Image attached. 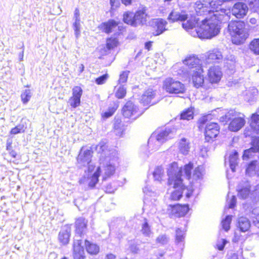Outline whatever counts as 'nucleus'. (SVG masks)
I'll use <instances>...</instances> for the list:
<instances>
[{
	"label": "nucleus",
	"instance_id": "49",
	"mask_svg": "<svg viewBox=\"0 0 259 259\" xmlns=\"http://www.w3.org/2000/svg\"><path fill=\"white\" fill-rule=\"evenodd\" d=\"M80 20H74L73 24V28L75 32V35L76 37H78L80 33Z\"/></svg>",
	"mask_w": 259,
	"mask_h": 259
},
{
	"label": "nucleus",
	"instance_id": "5",
	"mask_svg": "<svg viewBox=\"0 0 259 259\" xmlns=\"http://www.w3.org/2000/svg\"><path fill=\"white\" fill-rule=\"evenodd\" d=\"M175 136L174 132L169 128L161 129L154 133L148 141L149 146L150 147L152 144L154 142L155 146L153 148L154 150H157L160 145L172 138Z\"/></svg>",
	"mask_w": 259,
	"mask_h": 259
},
{
	"label": "nucleus",
	"instance_id": "24",
	"mask_svg": "<svg viewBox=\"0 0 259 259\" xmlns=\"http://www.w3.org/2000/svg\"><path fill=\"white\" fill-rule=\"evenodd\" d=\"M171 207V214L175 217H181L184 216L189 211L188 205L176 204Z\"/></svg>",
	"mask_w": 259,
	"mask_h": 259
},
{
	"label": "nucleus",
	"instance_id": "58",
	"mask_svg": "<svg viewBox=\"0 0 259 259\" xmlns=\"http://www.w3.org/2000/svg\"><path fill=\"white\" fill-rule=\"evenodd\" d=\"M129 71H124L120 74L119 79V83H124L126 81Z\"/></svg>",
	"mask_w": 259,
	"mask_h": 259
},
{
	"label": "nucleus",
	"instance_id": "7",
	"mask_svg": "<svg viewBox=\"0 0 259 259\" xmlns=\"http://www.w3.org/2000/svg\"><path fill=\"white\" fill-rule=\"evenodd\" d=\"M226 118L230 120L229 129L232 132L239 131L245 124L244 115L236 112L234 110H230L225 115Z\"/></svg>",
	"mask_w": 259,
	"mask_h": 259
},
{
	"label": "nucleus",
	"instance_id": "29",
	"mask_svg": "<svg viewBox=\"0 0 259 259\" xmlns=\"http://www.w3.org/2000/svg\"><path fill=\"white\" fill-rule=\"evenodd\" d=\"M187 19V15L184 12H178L173 10L168 17V20L172 22L176 21H184Z\"/></svg>",
	"mask_w": 259,
	"mask_h": 259
},
{
	"label": "nucleus",
	"instance_id": "12",
	"mask_svg": "<svg viewBox=\"0 0 259 259\" xmlns=\"http://www.w3.org/2000/svg\"><path fill=\"white\" fill-rule=\"evenodd\" d=\"M122 112L125 117L132 118L134 119L138 117L143 113L131 101L126 102L122 108Z\"/></svg>",
	"mask_w": 259,
	"mask_h": 259
},
{
	"label": "nucleus",
	"instance_id": "11",
	"mask_svg": "<svg viewBox=\"0 0 259 259\" xmlns=\"http://www.w3.org/2000/svg\"><path fill=\"white\" fill-rule=\"evenodd\" d=\"M92 151L90 149L83 147L81 149L77 158L78 166L81 167L88 165V171H85L87 173L89 171L90 166H92L91 169L92 171H93V169L94 168V166L90 164L92 157Z\"/></svg>",
	"mask_w": 259,
	"mask_h": 259
},
{
	"label": "nucleus",
	"instance_id": "4",
	"mask_svg": "<svg viewBox=\"0 0 259 259\" xmlns=\"http://www.w3.org/2000/svg\"><path fill=\"white\" fill-rule=\"evenodd\" d=\"M259 113V108L258 110ZM250 126L252 132L259 135V115L253 114L251 116ZM259 153V137L254 139L252 141V147L244 152L242 158L243 160H247L253 157Z\"/></svg>",
	"mask_w": 259,
	"mask_h": 259
},
{
	"label": "nucleus",
	"instance_id": "9",
	"mask_svg": "<svg viewBox=\"0 0 259 259\" xmlns=\"http://www.w3.org/2000/svg\"><path fill=\"white\" fill-rule=\"evenodd\" d=\"M217 0H208L205 3H202L200 1H197L195 4V10L198 15H203L208 13L210 15L213 12L218 10V7H216Z\"/></svg>",
	"mask_w": 259,
	"mask_h": 259
},
{
	"label": "nucleus",
	"instance_id": "19",
	"mask_svg": "<svg viewBox=\"0 0 259 259\" xmlns=\"http://www.w3.org/2000/svg\"><path fill=\"white\" fill-rule=\"evenodd\" d=\"M203 72L202 68H197L194 71L190 72L193 83L196 88L202 86L204 82V77L202 74Z\"/></svg>",
	"mask_w": 259,
	"mask_h": 259
},
{
	"label": "nucleus",
	"instance_id": "26",
	"mask_svg": "<svg viewBox=\"0 0 259 259\" xmlns=\"http://www.w3.org/2000/svg\"><path fill=\"white\" fill-rule=\"evenodd\" d=\"M185 65H187L192 72L197 68H202L200 66V60L194 56L187 57L183 61Z\"/></svg>",
	"mask_w": 259,
	"mask_h": 259
},
{
	"label": "nucleus",
	"instance_id": "39",
	"mask_svg": "<svg viewBox=\"0 0 259 259\" xmlns=\"http://www.w3.org/2000/svg\"><path fill=\"white\" fill-rule=\"evenodd\" d=\"M249 49L254 54L259 55V38H254L250 42Z\"/></svg>",
	"mask_w": 259,
	"mask_h": 259
},
{
	"label": "nucleus",
	"instance_id": "16",
	"mask_svg": "<svg viewBox=\"0 0 259 259\" xmlns=\"http://www.w3.org/2000/svg\"><path fill=\"white\" fill-rule=\"evenodd\" d=\"M156 92L152 89H148L141 96L140 102L144 105H152L158 102L156 99Z\"/></svg>",
	"mask_w": 259,
	"mask_h": 259
},
{
	"label": "nucleus",
	"instance_id": "62",
	"mask_svg": "<svg viewBox=\"0 0 259 259\" xmlns=\"http://www.w3.org/2000/svg\"><path fill=\"white\" fill-rule=\"evenodd\" d=\"M116 188L112 186L111 184L108 185L105 188V192L108 193H114Z\"/></svg>",
	"mask_w": 259,
	"mask_h": 259
},
{
	"label": "nucleus",
	"instance_id": "18",
	"mask_svg": "<svg viewBox=\"0 0 259 259\" xmlns=\"http://www.w3.org/2000/svg\"><path fill=\"white\" fill-rule=\"evenodd\" d=\"M219 126L215 122L207 123L205 130V140L209 142L215 138L219 133Z\"/></svg>",
	"mask_w": 259,
	"mask_h": 259
},
{
	"label": "nucleus",
	"instance_id": "37",
	"mask_svg": "<svg viewBox=\"0 0 259 259\" xmlns=\"http://www.w3.org/2000/svg\"><path fill=\"white\" fill-rule=\"evenodd\" d=\"M153 176L155 181L161 182L164 176V170L161 166L156 167L153 172Z\"/></svg>",
	"mask_w": 259,
	"mask_h": 259
},
{
	"label": "nucleus",
	"instance_id": "30",
	"mask_svg": "<svg viewBox=\"0 0 259 259\" xmlns=\"http://www.w3.org/2000/svg\"><path fill=\"white\" fill-rule=\"evenodd\" d=\"M178 147L182 154L186 155L189 151L190 143L187 139L183 138L178 142Z\"/></svg>",
	"mask_w": 259,
	"mask_h": 259
},
{
	"label": "nucleus",
	"instance_id": "50",
	"mask_svg": "<svg viewBox=\"0 0 259 259\" xmlns=\"http://www.w3.org/2000/svg\"><path fill=\"white\" fill-rule=\"evenodd\" d=\"M126 93V89L124 86H120L116 92L115 96L118 99H122L125 96Z\"/></svg>",
	"mask_w": 259,
	"mask_h": 259
},
{
	"label": "nucleus",
	"instance_id": "27",
	"mask_svg": "<svg viewBox=\"0 0 259 259\" xmlns=\"http://www.w3.org/2000/svg\"><path fill=\"white\" fill-rule=\"evenodd\" d=\"M246 173L249 176L255 175L259 177V160L251 161L246 169Z\"/></svg>",
	"mask_w": 259,
	"mask_h": 259
},
{
	"label": "nucleus",
	"instance_id": "3",
	"mask_svg": "<svg viewBox=\"0 0 259 259\" xmlns=\"http://www.w3.org/2000/svg\"><path fill=\"white\" fill-rule=\"evenodd\" d=\"M228 30L232 36L233 43L239 45L244 42L249 34L245 23L241 21H232L228 24Z\"/></svg>",
	"mask_w": 259,
	"mask_h": 259
},
{
	"label": "nucleus",
	"instance_id": "57",
	"mask_svg": "<svg viewBox=\"0 0 259 259\" xmlns=\"http://www.w3.org/2000/svg\"><path fill=\"white\" fill-rule=\"evenodd\" d=\"M227 242V240L224 239H220L218 240L217 243L218 249L220 250H223Z\"/></svg>",
	"mask_w": 259,
	"mask_h": 259
},
{
	"label": "nucleus",
	"instance_id": "28",
	"mask_svg": "<svg viewBox=\"0 0 259 259\" xmlns=\"http://www.w3.org/2000/svg\"><path fill=\"white\" fill-rule=\"evenodd\" d=\"M118 23L113 20H109L107 22L102 23L100 25V28L106 33H109L114 31L117 27Z\"/></svg>",
	"mask_w": 259,
	"mask_h": 259
},
{
	"label": "nucleus",
	"instance_id": "48",
	"mask_svg": "<svg viewBox=\"0 0 259 259\" xmlns=\"http://www.w3.org/2000/svg\"><path fill=\"white\" fill-rule=\"evenodd\" d=\"M185 230H182L180 229H178L176 230V241L177 243H179L184 241L185 238Z\"/></svg>",
	"mask_w": 259,
	"mask_h": 259
},
{
	"label": "nucleus",
	"instance_id": "6",
	"mask_svg": "<svg viewBox=\"0 0 259 259\" xmlns=\"http://www.w3.org/2000/svg\"><path fill=\"white\" fill-rule=\"evenodd\" d=\"M167 175L168 177V185L177 186L180 185L183 182L182 176H185L184 167L179 168L177 162H172L168 166Z\"/></svg>",
	"mask_w": 259,
	"mask_h": 259
},
{
	"label": "nucleus",
	"instance_id": "35",
	"mask_svg": "<svg viewBox=\"0 0 259 259\" xmlns=\"http://www.w3.org/2000/svg\"><path fill=\"white\" fill-rule=\"evenodd\" d=\"M27 128V125L25 122L21 120V123L16 126L15 127L13 128L11 131L10 133L12 135H16L19 133H24L25 131V130Z\"/></svg>",
	"mask_w": 259,
	"mask_h": 259
},
{
	"label": "nucleus",
	"instance_id": "46",
	"mask_svg": "<svg viewBox=\"0 0 259 259\" xmlns=\"http://www.w3.org/2000/svg\"><path fill=\"white\" fill-rule=\"evenodd\" d=\"M232 221V215H227L225 219L222 221V226L223 229L226 231H228L230 229V225Z\"/></svg>",
	"mask_w": 259,
	"mask_h": 259
},
{
	"label": "nucleus",
	"instance_id": "55",
	"mask_svg": "<svg viewBox=\"0 0 259 259\" xmlns=\"http://www.w3.org/2000/svg\"><path fill=\"white\" fill-rule=\"evenodd\" d=\"M68 103L72 107L75 108L80 105V100L77 98H75L72 96L69 98Z\"/></svg>",
	"mask_w": 259,
	"mask_h": 259
},
{
	"label": "nucleus",
	"instance_id": "25",
	"mask_svg": "<svg viewBox=\"0 0 259 259\" xmlns=\"http://www.w3.org/2000/svg\"><path fill=\"white\" fill-rule=\"evenodd\" d=\"M237 190L238 197L245 199L250 193V184L248 181H243L239 184Z\"/></svg>",
	"mask_w": 259,
	"mask_h": 259
},
{
	"label": "nucleus",
	"instance_id": "42",
	"mask_svg": "<svg viewBox=\"0 0 259 259\" xmlns=\"http://www.w3.org/2000/svg\"><path fill=\"white\" fill-rule=\"evenodd\" d=\"M169 241V238L166 234H160L156 239V243L160 245L167 244Z\"/></svg>",
	"mask_w": 259,
	"mask_h": 259
},
{
	"label": "nucleus",
	"instance_id": "14",
	"mask_svg": "<svg viewBox=\"0 0 259 259\" xmlns=\"http://www.w3.org/2000/svg\"><path fill=\"white\" fill-rule=\"evenodd\" d=\"M222 76L221 68L217 65H213L209 67L206 78L211 83H217L220 81Z\"/></svg>",
	"mask_w": 259,
	"mask_h": 259
},
{
	"label": "nucleus",
	"instance_id": "15",
	"mask_svg": "<svg viewBox=\"0 0 259 259\" xmlns=\"http://www.w3.org/2000/svg\"><path fill=\"white\" fill-rule=\"evenodd\" d=\"M172 186L175 190L171 192L170 199L173 200H179L182 196V194L184 191H186V197L187 198H189L191 196L194 190L193 189V185L191 186L192 189L189 190L186 189L183 184V182H182V183L180 185L177 186L174 185Z\"/></svg>",
	"mask_w": 259,
	"mask_h": 259
},
{
	"label": "nucleus",
	"instance_id": "54",
	"mask_svg": "<svg viewBox=\"0 0 259 259\" xmlns=\"http://www.w3.org/2000/svg\"><path fill=\"white\" fill-rule=\"evenodd\" d=\"M117 108V106L116 105H114L113 107H109L108 111L103 113L102 116L106 118L111 116L116 110Z\"/></svg>",
	"mask_w": 259,
	"mask_h": 259
},
{
	"label": "nucleus",
	"instance_id": "32",
	"mask_svg": "<svg viewBox=\"0 0 259 259\" xmlns=\"http://www.w3.org/2000/svg\"><path fill=\"white\" fill-rule=\"evenodd\" d=\"M70 229L68 227L63 229L59 233V240L63 244H67L69 241Z\"/></svg>",
	"mask_w": 259,
	"mask_h": 259
},
{
	"label": "nucleus",
	"instance_id": "34",
	"mask_svg": "<svg viewBox=\"0 0 259 259\" xmlns=\"http://www.w3.org/2000/svg\"><path fill=\"white\" fill-rule=\"evenodd\" d=\"M238 153L234 151L230 154L229 156V164L230 167L232 171H235V167L238 164Z\"/></svg>",
	"mask_w": 259,
	"mask_h": 259
},
{
	"label": "nucleus",
	"instance_id": "31",
	"mask_svg": "<svg viewBox=\"0 0 259 259\" xmlns=\"http://www.w3.org/2000/svg\"><path fill=\"white\" fill-rule=\"evenodd\" d=\"M250 226V222L247 218L242 217L238 219L237 227L241 231L243 232L247 231Z\"/></svg>",
	"mask_w": 259,
	"mask_h": 259
},
{
	"label": "nucleus",
	"instance_id": "1",
	"mask_svg": "<svg viewBox=\"0 0 259 259\" xmlns=\"http://www.w3.org/2000/svg\"><path fill=\"white\" fill-rule=\"evenodd\" d=\"M97 150L100 153V165L94 172L92 171L91 166H89V171L83 175L79 181L80 184L87 185L94 187L98 183L99 177L101 176L102 180L105 181L112 176L115 171L118 164L117 151L108 146L101 142L97 146Z\"/></svg>",
	"mask_w": 259,
	"mask_h": 259
},
{
	"label": "nucleus",
	"instance_id": "63",
	"mask_svg": "<svg viewBox=\"0 0 259 259\" xmlns=\"http://www.w3.org/2000/svg\"><path fill=\"white\" fill-rule=\"evenodd\" d=\"M110 3L111 6V8L113 9L117 8L119 5L118 0H110Z\"/></svg>",
	"mask_w": 259,
	"mask_h": 259
},
{
	"label": "nucleus",
	"instance_id": "51",
	"mask_svg": "<svg viewBox=\"0 0 259 259\" xmlns=\"http://www.w3.org/2000/svg\"><path fill=\"white\" fill-rule=\"evenodd\" d=\"M82 94V90L80 87L75 86L72 89V96L80 100Z\"/></svg>",
	"mask_w": 259,
	"mask_h": 259
},
{
	"label": "nucleus",
	"instance_id": "38",
	"mask_svg": "<svg viewBox=\"0 0 259 259\" xmlns=\"http://www.w3.org/2000/svg\"><path fill=\"white\" fill-rule=\"evenodd\" d=\"M257 95V90L254 88H250L248 90L246 91L245 93V99L248 102H252Z\"/></svg>",
	"mask_w": 259,
	"mask_h": 259
},
{
	"label": "nucleus",
	"instance_id": "64",
	"mask_svg": "<svg viewBox=\"0 0 259 259\" xmlns=\"http://www.w3.org/2000/svg\"><path fill=\"white\" fill-rule=\"evenodd\" d=\"M73 19L74 20H80L79 11L77 8H76L74 11Z\"/></svg>",
	"mask_w": 259,
	"mask_h": 259
},
{
	"label": "nucleus",
	"instance_id": "44",
	"mask_svg": "<svg viewBox=\"0 0 259 259\" xmlns=\"http://www.w3.org/2000/svg\"><path fill=\"white\" fill-rule=\"evenodd\" d=\"M193 118V112L192 109H188L184 111L181 114V119L189 120Z\"/></svg>",
	"mask_w": 259,
	"mask_h": 259
},
{
	"label": "nucleus",
	"instance_id": "23",
	"mask_svg": "<svg viewBox=\"0 0 259 259\" xmlns=\"http://www.w3.org/2000/svg\"><path fill=\"white\" fill-rule=\"evenodd\" d=\"M147 15L146 10L142 9L138 10L134 13V27H137L140 25H143L147 21Z\"/></svg>",
	"mask_w": 259,
	"mask_h": 259
},
{
	"label": "nucleus",
	"instance_id": "53",
	"mask_svg": "<svg viewBox=\"0 0 259 259\" xmlns=\"http://www.w3.org/2000/svg\"><path fill=\"white\" fill-rule=\"evenodd\" d=\"M114 133L118 136H121L122 135L123 132L124 131V128L122 126H121L120 123L116 122L114 124Z\"/></svg>",
	"mask_w": 259,
	"mask_h": 259
},
{
	"label": "nucleus",
	"instance_id": "61",
	"mask_svg": "<svg viewBox=\"0 0 259 259\" xmlns=\"http://www.w3.org/2000/svg\"><path fill=\"white\" fill-rule=\"evenodd\" d=\"M227 203L228 204V208H233L235 205L236 202V197L234 195L231 196V198L230 200L229 199L227 200Z\"/></svg>",
	"mask_w": 259,
	"mask_h": 259
},
{
	"label": "nucleus",
	"instance_id": "56",
	"mask_svg": "<svg viewBox=\"0 0 259 259\" xmlns=\"http://www.w3.org/2000/svg\"><path fill=\"white\" fill-rule=\"evenodd\" d=\"M230 58V59H227V61L225 62V66L232 69L233 67L234 66L235 59L233 56H231Z\"/></svg>",
	"mask_w": 259,
	"mask_h": 259
},
{
	"label": "nucleus",
	"instance_id": "13",
	"mask_svg": "<svg viewBox=\"0 0 259 259\" xmlns=\"http://www.w3.org/2000/svg\"><path fill=\"white\" fill-rule=\"evenodd\" d=\"M223 60V55L220 49L214 48L209 50L204 55L205 63H219Z\"/></svg>",
	"mask_w": 259,
	"mask_h": 259
},
{
	"label": "nucleus",
	"instance_id": "47",
	"mask_svg": "<svg viewBox=\"0 0 259 259\" xmlns=\"http://www.w3.org/2000/svg\"><path fill=\"white\" fill-rule=\"evenodd\" d=\"M118 41L115 38H109L107 39L106 47L108 50L113 49L117 46Z\"/></svg>",
	"mask_w": 259,
	"mask_h": 259
},
{
	"label": "nucleus",
	"instance_id": "2",
	"mask_svg": "<svg viewBox=\"0 0 259 259\" xmlns=\"http://www.w3.org/2000/svg\"><path fill=\"white\" fill-rule=\"evenodd\" d=\"M230 14V10L221 9L220 11L216 10L210 18L203 20L197 29L192 31L191 35L202 39H210L217 36L220 31V24L229 21Z\"/></svg>",
	"mask_w": 259,
	"mask_h": 259
},
{
	"label": "nucleus",
	"instance_id": "36",
	"mask_svg": "<svg viewBox=\"0 0 259 259\" xmlns=\"http://www.w3.org/2000/svg\"><path fill=\"white\" fill-rule=\"evenodd\" d=\"M123 20L124 23L134 27V13L126 12L123 15Z\"/></svg>",
	"mask_w": 259,
	"mask_h": 259
},
{
	"label": "nucleus",
	"instance_id": "17",
	"mask_svg": "<svg viewBox=\"0 0 259 259\" xmlns=\"http://www.w3.org/2000/svg\"><path fill=\"white\" fill-rule=\"evenodd\" d=\"M248 8L246 4L238 2L234 5L231 9V13L237 19L243 18L247 15Z\"/></svg>",
	"mask_w": 259,
	"mask_h": 259
},
{
	"label": "nucleus",
	"instance_id": "10",
	"mask_svg": "<svg viewBox=\"0 0 259 259\" xmlns=\"http://www.w3.org/2000/svg\"><path fill=\"white\" fill-rule=\"evenodd\" d=\"M163 88L170 94H183L186 91L184 84L172 78H167L163 81Z\"/></svg>",
	"mask_w": 259,
	"mask_h": 259
},
{
	"label": "nucleus",
	"instance_id": "40",
	"mask_svg": "<svg viewBox=\"0 0 259 259\" xmlns=\"http://www.w3.org/2000/svg\"><path fill=\"white\" fill-rule=\"evenodd\" d=\"M195 26V23L194 22L190 20L187 21L185 22L184 21L183 23H182V26L191 35V33L193 30H195V29H197V28H195L194 27Z\"/></svg>",
	"mask_w": 259,
	"mask_h": 259
},
{
	"label": "nucleus",
	"instance_id": "43",
	"mask_svg": "<svg viewBox=\"0 0 259 259\" xmlns=\"http://www.w3.org/2000/svg\"><path fill=\"white\" fill-rule=\"evenodd\" d=\"M141 232L145 236H150L152 233L150 227L146 220H145L144 223L142 225Z\"/></svg>",
	"mask_w": 259,
	"mask_h": 259
},
{
	"label": "nucleus",
	"instance_id": "52",
	"mask_svg": "<svg viewBox=\"0 0 259 259\" xmlns=\"http://www.w3.org/2000/svg\"><path fill=\"white\" fill-rule=\"evenodd\" d=\"M143 192L145 194L147 197L148 196L155 197L157 195L156 192L154 191H153L151 187L148 186H147L143 188Z\"/></svg>",
	"mask_w": 259,
	"mask_h": 259
},
{
	"label": "nucleus",
	"instance_id": "33",
	"mask_svg": "<svg viewBox=\"0 0 259 259\" xmlns=\"http://www.w3.org/2000/svg\"><path fill=\"white\" fill-rule=\"evenodd\" d=\"M85 245L88 252L91 254H97L99 252V247L96 244L85 241Z\"/></svg>",
	"mask_w": 259,
	"mask_h": 259
},
{
	"label": "nucleus",
	"instance_id": "22",
	"mask_svg": "<svg viewBox=\"0 0 259 259\" xmlns=\"http://www.w3.org/2000/svg\"><path fill=\"white\" fill-rule=\"evenodd\" d=\"M153 28L155 29L152 33L154 35L157 36L162 34L166 30L165 28L167 22L163 19H155L152 22Z\"/></svg>",
	"mask_w": 259,
	"mask_h": 259
},
{
	"label": "nucleus",
	"instance_id": "20",
	"mask_svg": "<svg viewBox=\"0 0 259 259\" xmlns=\"http://www.w3.org/2000/svg\"><path fill=\"white\" fill-rule=\"evenodd\" d=\"M82 240L75 239L73 244V258L74 259H84L85 257L84 251L82 244Z\"/></svg>",
	"mask_w": 259,
	"mask_h": 259
},
{
	"label": "nucleus",
	"instance_id": "45",
	"mask_svg": "<svg viewBox=\"0 0 259 259\" xmlns=\"http://www.w3.org/2000/svg\"><path fill=\"white\" fill-rule=\"evenodd\" d=\"M22 101L24 104H26L31 97V92L29 89L24 90L21 96Z\"/></svg>",
	"mask_w": 259,
	"mask_h": 259
},
{
	"label": "nucleus",
	"instance_id": "41",
	"mask_svg": "<svg viewBox=\"0 0 259 259\" xmlns=\"http://www.w3.org/2000/svg\"><path fill=\"white\" fill-rule=\"evenodd\" d=\"M251 218L254 225L259 228V207L253 209Z\"/></svg>",
	"mask_w": 259,
	"mask_h": 259
},
{
	"label": "nucleus",
	"instance_id": "60",
	"mask_svg": "<svg viewBox=\"0 0 259 259\" xmlns=\"http://www.w3.org/2000/svg\"><path fill=\"white\" fill-rule=\"evenodd\" d=\"M108 77L107 74L103 75L102 76L96 78V82L98 84H102L104 83Z\"/></svg>",
	"mask_w": 259,
	"mask_h": 259
},
{
	"label": "nucleus",
	"instance_id": "21",
	"mask_svg": "<svg viewBox=\"0 0 259 259\" xmlns=\"http://www.w3.org/2000/svg\"><path fill=\"white\" fill-rule=\"evenodd\" d=\"M87 223V221L83 218H79L76 220L75 222V239H77L79 237H81L82 235L85 233Z\"/></svg>",
	"mask_w": 259,
	"mask_h": 259
},
{
	"label": "nucleus",
	"instance_id": "8",
	"mask_svg": "<svg viewBox=\"0 0 259 259\" xmlns=\"http://www.w3.org/2000/svg\"><path fill=\"white\" fill-rule=\"evenodd\" d=\"M193 168V163L189 162L184 166V175L186 178L190 181V182L194 184L195 182H197L199 184L200 181L203 179L205 174L204 167L199 165L196 167L193 171V175H191V170Z\"/></svg>",
	"mask_w": 259,
	"mask_h": 259
},
{
	"label": "nucleus",
	"instance_id": "59",
	"mask_svg": "<svg viewBox=\"0 0 259 259\" xmlns=\"http://www.w3.org/2000/svg\"><path fill=\"white\" fill-rule=\"evenodd\" d=\"M251 8L254 11L259 8V0H247Z\"/></svg>",
	"mask_w": 259,
	"mask_h": 259
}]
</instances>
